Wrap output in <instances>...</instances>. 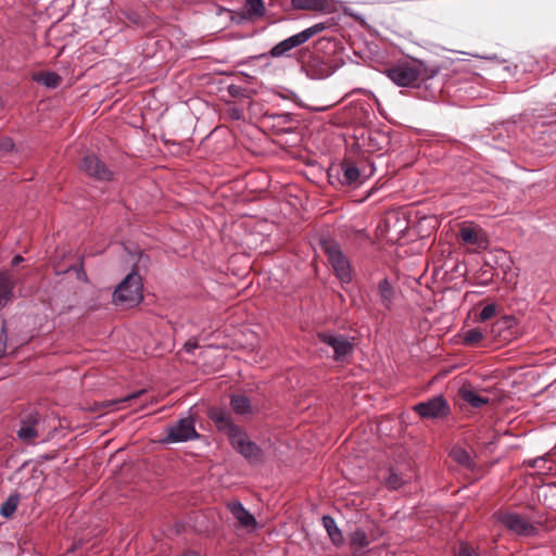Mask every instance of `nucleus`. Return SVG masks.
<instances>
[{"label": "nucleus", "mask_w": 556, "mask_h": 556, "mask_svg": "<svg viewBox=\"0 0 556 556\" xmlns=\"http://www.w3.org/2000/svg\"><path fill=\"white\" fill-rule=\"evenodd\" d=\"M438 73V66H429L417 59L399 62L387 71L388 77L399 87H417L420 81L433 78Z\"/></svg>", "instance_id": "obj_2"}, {"label": "nucleus", "mask_w": 556, "mask_h": 556, "mask_svg": "<svg viewBox=\"0 0 556 556\" xmlns=\"http://www.w3.org/2000/svg\"><path fill=\"white\" fill-rule=\"evenodd\" d=\"M231 407L237 415L249 416L255 412V407L244 394H235L230 401Z\"/></svg>", "instance_id": "obj_18"}, {"label": "nucleus", "mask_w": 556, "mask_h": 556, "mask_svg": "<svg viewBox=\"0 0 556 556\" xmlns=\"http://www.w3.org/2000/svg\"><path fill=\"white\" fill-rule=\"evenodd\" d=\"M414 410L422 418H441L450 413V406L442 396H435L427 402L418 403Z\"/></svg>", "instance_id": "obj_11"}, {"label": "nucleus", "mask_w": 556, "mask_h": 556, "mask_svg": "<svg viewBox=\"0 0 556 556\" xmlns=\"http://www.w3.org/2000/svg\"><path fill=\"white\" fill-rule=\"evenodd\" d=\"M22 260H23V258H22L21 256H15V257L13 258V264H18L20 262H22Z\"/></svg>", "instance_id": "obj_36"}, {"label": "nucleus", "mask_w": 556, "mask_h": 556, "mask_svg": "<svg viewBox=\"0 0 556 556\" xmlns=\"http://www.w3.org/2000/svg\"><path fill=\"white\" fill-rule=\"evenodd\" d=\"M7 348V336L3 325H0V357L4 354Z\"/></svg>", "instance_id": "obj_31"}, {"label": "nucleus", "mask_w": 556, "mask_h": 556, "mask_svg": "<svg viewBox=\"0 0 556 556\" xmlns=\"http://www.w3.org/2000/svg\"><path fill=\"white\" fill-rule=\"evenodd\" d=\"M185 348L187 349V351H191L192 349L197 348V344L195 343H186Z\"/></svg>", "instance_id": "obj_34"}, {"label": "nucleus", "mask_w": 556, "mask_h": 556, "mask_svg": "<svg viewBox=\"0 0 556 556\" xmlns=\"http://www.w3.org/2000/svg\"><path fill=\"white\" fill-rule=\"evenodd\" d=\"M245 11L250 17L262 16L265 12V7L262 0H247Z\"/></svg>", "instance_id": "obj_26"}, {"label": "nucleus", "mask_w": 556, "mask_h": 556, "mask_svg": "<svg viewBox=\"0 0 556 556\" xmlns=\"http://www.w3.org/2000/svg\"><path fill=\"white\" fill-rule=\"evenodd\" d=\"M80 169L99 181L113 180V172L94 154L86 155L79 165Z\"/></svg>", "instance_id": "obj_9"}, {"label": "nucleus", "mask_w": 556, "mask_h": 556, "mask_svg": "<svg viewBox=\"0 0 556 556\" xmlns=\"http://www.w3.org/2000/svg\"><path fill=\"white\" fill-rule=\"evenodd\" d=\"M227 507L241 527L247 529L256 528L257 522L254 516L250 514L240 502L228 503Z\"/></svg>", "instance_id": "obj_16"}, {"label": "nucleus", "mask_w": 556, "mask_h": 556, "mask_svg": "<svg viewBox=\"0 0 556 556\" xmlns=\"http://www.w3.org/2000/svg\"><path fill=\"white\" fill-rule=\"evenodd\" d=\"M199 437L194 428V419L187 417L167 428V437L164 442H184Z\"/></svg>", "instance_id": "obj_10"}, {"label": "nucleus", "mask_w": 556, "mask_h": 556, "mask_svg": "<svg viewBox=\"0 0 556 556\" xmlns=\"http://www.w3.org/2000/svg\"><path fill=\"white\" fill-rule=\"evenodd\" d=\"M325 0H292V5L298 10H323Z\"/></svg>", "instance_id": "obj_23"}, {"label": "nucleus", "mask_w": 556, "mask_h": 556, "mask_svg": "<svg viewBox=\"0 0 556 556\" xmlns=\"http://www.w3.org/2000/svg\"><path fill=\"white\" fill-rule=\"evenodd\" d=\"M457 556H473L472 551L468 545L463 544L457 553Z\"/></svg>", "instance_id": "obj_33"}, {"label": "nucleus", "mask_w": 556, "mask_h": 556, "mask_svg": "<svg viewBox=\"0 0 556 556\" xmlns=\"http://www.w3.org/2000/svg\"><path fill=\"white\" fill-rule=\"evenodd\" d=\"M39 81L49 88H55L61 83V77L55 73H43L41 74Z\"/></svg>", "instance_id": "obj_27"}, {"label": "nucleus", "mask_w": 556, "mask_h": 556, "mask_svg": "<svg viewBox=\"0 0 556 556\" xmlns=\"http://www.w3.org/2000/svg\"><path fill=\"white\" fill-rule=\"evenodd\" d=\"M18 502H20V497L17 495H11L0 507V514L5 517V518H9L11 517L16 508H17V505H18Z\"/></svg>", "instance_id": "obj_25"}, {"label": "nucleus", "mask_w": 556, "mask_h": 556, "mask_svg": "<svg viewBox=\"0 0 556 556\" xmlns=\"http://www.w3.org/2000/svg\"><path fill=\"white\" fill-rule=\"evenodd\" d=\"M359 169L351 163H343L337 168V175L333 173L329 174V180L333 184L336 178L341 185H352L359 179Z\"/></svg>", "instance_id": "obj_15"}, {"label": "nucleus", "mask_w": 556, "mask_h": 556, "mask_svg": "<svg viewBox=\"0 0 556 556\" xmlns=\"http://www.w3.org/2000/svg\"><path fill=\"white\" fill-rule=\"evenodd\" d=\"M517 326V320L513 316H505L498 319L491 329L494 337L501 338L502 341H510L516 337L513 329Z\"/></svg>", "instance_id": "obj_14"}, {"label": "nucleus", "mask_w": 556, "mask_h": 556, "mask_svg": "<svg viewBox=\"0 0 556 556\" xmlns=\"http://www.w3.org/2000/svg\"><path fill=\"white\" fill-rule=\"evenodd\" d=\"M143 393V391H140L138 393H134L129 396H126V397H123V399H119V400H116V401H111V402H108L105 405L108 407H113L112 409H117L115 406L118 405V404H122V403H125V402H128L132 399H137L139 395H141Z\"/></svg>", "instance_id": "obj_29"}, {"label": "nucleus", "mask_w": 556, "mask_h": 556, "mask_svg": "<svg viewBox=\"0 0 556 556\" xmlns=\"http://www.w3.org/2000/svg\"><path fill=\"white\" fill-rule=\"evenodd\" d=\"M494 517L504 527L518 535L530 536L534 535L538 531V527L533 522L516 513H496Z\"/></svg>", "instance_id": "obj_6"}, {"label": "nucleus", "mask_w": 556, "mask_h": 556, "mask_svg": "<svg viewBox=\"0 0 556 556\" xmlns=\"http://www.w3.org/2000/svg\"><path fill=\"white\" fill-rule=\"evenodd\" d=\"M459 238L464 244L472 245L477 250H485L489 245L486 233L472 222H464L459 225Z\"/></svg>", "instance_id": "obj_7"}, {"label": "nucleus", "mask_w": 556, "mask_h": 556, "mask_svg": "<svg viewBox=\"0 0 556 556\" xmlns=\"http://www.w3.org/2000/svg\"><path fill=\"white\" fill-rule=\"evenodd\" d=\"M458 396L473 408H481L490 402L489 397L483 396L469 384H465L458 390Z\"/></svg>", "instance_id": "obj_17"}, {"label": "nucleus", "mask_w": 556, "mask_h": 556, "mask_svg": "<svg viewBox=\"0 0 556 556\" xmlns=\"http://www.w3.org/2000/svg\"><path fill=\"white\" fill-rule=\"evenodd\" d=\"M388 485L390 488L396 489L400 486L399 477L396 475H391L388 479Z\"/></svg>", "instance_id": "obj_32"}, {"label": "nucleus", "mask_w": 556, "mask_h": 556, "mask_svg": "<svg viewBox=\"0 0 556 556\" xmlns=\"http://www.w3.org/2000/svg\"><path fill=\"white\" fill-rule=\"evenodd\" d=\"M325 29V25L323 23L315 24L293 36H290L289 38L278 42L276 46H274L270 51L269 55L273 58H280L283 55H288V53L308 41L313 36L319 34Z\"/></svg>", "instance_id": "obj_5"}, {"label": "nucleus", "mask_w": 556, "mask_h": 556, "mask_svg": "<svg viewBox=\"0 0 556 556\" xmlns=\"http://www.w3.org/2000/svg\"><path fill=\"white\" fill-rule=\"evenodd\" d=\"M450 455L459 465L467 467V468H469L471 466L470 455L463 447H459V446L453 447Z\"/></svg>", "instance_id": "obj_24"}, {"label": "nucleus", "mask_w": 556, "mask_h": 556, "mask_svg": "<svg viewBox=\"0 0 556 556\" xmlns=\"http://www.w3.org/2000/svg\"><path fill=\"white\" fill-rule=\"evenodd\" d=\"M496 311H497V305H495V304H488V305H485L481 309V312L479 314V317H478V320L479 321H485V320L491 319L492 317L495 316Z\"/></svg>", "instance_id": "obj_28"}, {"label": "nucleus", "mask_w": 556, "mask_h": 556, "mask_svg": "<svg viewBox=\"0 0 556 556\" xmlns=\"http://www.w3.org/2000/svg\"><path fill=\"white\" fill-rule=\"evenodd\" d=\"M14 148V142L11 138H2L0 139V151L2 152H10Z\"/></svg>", "instance_id": "obj_30"}, {"label": "nucleus", "mask_w": 556, "mask_h": 556, "mask_svg": "<svg viewBox=\"0 0 556 556\" xmlns=\"http://www.w3.org/2000/svg\"><path fill=\"white\" fill-rule=\"evenodd\" d=\"M210 418L215 424L218 431L227 434L232 447L240 453L250 463H258L262 460L261 448L242 431L240 427L232 422L231 416L223 408H211Z\"/></svg>", "instance_id": "obj_1"}, {"label": "nucleus", "mask_w": 556, "mask_h": 556, "mask_svg": "<svg viewBox=\"0 0 556 556\" xmlns=\"http://www.w3.org/2000/svg\"><path fill=\"white\" fill-rule=\"evenodd\" d=\"M42 420L38 414H30L22 419L17 437L24 442H33L40 437Z\"/></svg>", "instance_id": "obj_12"}, {"label": "nucleus", "mask_w": 556, "mask_h": 556, "mask_svg": "<svg viewBox=\"0 0 556 556\" xmlns=\"http://www.w3.org/2000/svg\"><path fill=\"white\" fill-rule=\"evenodd\" d=\"M321 250L328 257L336 276L342 283H350L353 278L352 268L348 257L341 251L339 244L330 238L320 240Z\"/></svg>", "instance_id": "obj_3"}, {"label": "nucleus", "mask_w": 556, "mask_h": 556, "mask_svg": "<svg viewBox=\"0 0 556 556\" xmlns=\"http://www.w3.org/2000/svg\"><path fill=\"white\" fill-rule=\"evenodd\" d=\"M182 556H200V555L195 552L189 551V552H186Z\"/></svg>", "instance_id": "obj_35"}, {"label": "nucleus", "mask_w": 556, "mask_h": 556, "mask_svg": "<svg viewBox=\"0 0 556 556\" xmlns=\"http://www.w3.org/2000/svg\"><path fill=\"white\" fill-rule=\"evenodd\" d=\"M323 525H324V528L326 529L331 542L337 546L341 545L344 541L343 534H342L341 530L337 527V523L333 520V518H331L329 516H324Z\"/></svg>", "instance_id": "obj_20"}, {"label": "nucleus", "mask_w": 556, "mask_h": 556, "mask_svg": "<svg viewBox=\"0 0 556 556\" xmlns=\"http://www.w3.org/2000/svg\"><path fill=\"white\" fill-rule=\"evenodd\" d=\"M378 302L387 309L391 308L392 301L394 299V289L388 281V279H382L378 283Z\"/></svg>", "instance_id": "obj_19"}, {"label": "nucleus", "mask_w": 556, "mask_h": 556, "mask_svg": "<svg viewBox=\"0 0 556 556\" xmlns=\"http://www.w3.org/2000/svg\"><path fill=\"white\" fill-rule=\"evenodd\" d=\"M13 282L8 274L0 275V307L4 306L10 299Z\"/></svg>", "instance_id": "obj_21"}, {"label": "nucleus", "mask_w": 556, "mask_h": 556, "mask_svg": "<svg viewBox=\"0 0 556 556\" xmlns=\"http://www.w3.org/2000/svg\"><path fill=\"white\" fill-rule=\"evenodd\" d=\"M380 536L379 530L374 523L367 527L355 529L350 534V546L354 555L363 553V551Z\"/></svg>", "instance_id": "obj_8"}, {"label": "nucleus", "mask_w": 556, "mask_h": 556, "mask_svg": "<svg viewBox=\"0 0 556 556\" xmlns=\"http://www.w3.org/2000/svg\"><path fill=\"white\" fill-rule=\"evenodd\" d=\"M319 339L330 345L334 351V358L337 361L344 358L352 352V344L343 337H334L328 333H320Z\"/></svg>", "instance_id": "obj_13"}, {"label": "nucleus", "mask_w": 556, "mask_h": 556, "mask_svg": "<svg viewBox=\"0 0 556 556\" xmlns=\"http://www.w3.org/2000/svg\"><path fill=\"white\" fill-rule=\"evenodd\" d=\"M116 303L127 306L137 305L142 300V281L138 273L131 271L117 286L114 292Z\"/></svg>", "instance_id": "obj_4"}, {"label": "nucleus", "mask_w": 556, "mask_h": 556, "mask_svg": "<svg viewBox=\"0 0 556 556\" xmlns=\"http://www.w3.org/2000/svg\"><path fill=\"white\" fill-rule=\"evenodd\" d=\"M462 338L464 344L469 346H478L484 339V332L479 328L468 329L463 332Z\"/></svg>", "instance_id": "obj_22"}]
</instances>
